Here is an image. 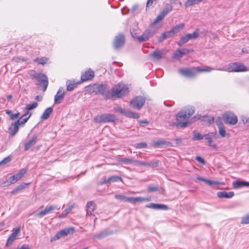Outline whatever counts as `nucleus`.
Returning <instances> with one entry per match:
<instances>
[{
    "mask_svg": "<svg viewBox=\"0 0 249 249\" xmlns=\"http://www.w3.org/2000/svg\"><path fill=\"white\" fill-rule=\"evenodd\" d=\"M195 112V107L193 106H188L182 110H180L176 115L177 123L175 125L178 128L186 127L188 124L200 119V115H196L190 121L183 122L185 119L189 118Z\"/></svg>",
    "mask_w": 249,
    "mask_h": 249,
    "instance_id": "f257e3e1",
    "label": "nucleus"
},
{
    "mask_svg": "<svg viewBox=\"0 0 249 249\" xmlns=\"http://www.w3.org/2000/svg\"><path fill=\"white\" fill-rule=\"evenodd\" d=\"M214 70V68H211L207 66L205 68L203 69L200 68L199 67L181 68L178 70V71L179 74L184 77L187 78H194L196 76L197 72H210L211 71Z\"/></svg>",
    "mask_w": 249,
    "mask_h": 249,
    "instance_id": "f03ea898",
    "label": "nucleus"
},
{
    "mask_svg": "<svg viewBox=\"0 0 249 249\" xmlns=\"http://www.w3.org/2000/svg\"><path fill=\"white\" fill-rule=\"evenodd\" d=\"M160 28V26H156L153 23H151L149 27L145 30L143 33L140 36H136V34H134L133 31H132L131 30H130V33L133 37H136L140 41L143 42L148 40L149 38L153 36Z\"/></svg>",
    "mask_w": 249,
    "mask_h": 249,
    "instance_id": "7ed1b4c3",
    "label": "nucleus"
},
{
    "mask_svg": "<svg viewBox=\"0 0 249 249\" xmlns=\"http://www.w3.org/2000/svg\"><path fill=\"white\" fill-rule=\"evenodd\" d=\"M128 89L127 85L120 83L112 88V96L118 98L122 97L128 92Z\"/></svg>",
    "mask_w": 249,
    "mask_h": 249,
    "instance_id": "20e7f679",
    "label": "nucleus"
},
{
    "mask_svg": "<svg viewBox=\"0 0 249 249\" xmlns=\"http://www.w3.org/2000/svg\"><path fill=\"white\" fill-rule=\"evenodd\" d=\"M108 89L107 86L104 84H93L86 87V90L89 93L104 94Z\"/></svg>",
    "mask_w": 249,
    "mask_h": 249,
    "instance_id": "39448f33",
    "label": "nucleus"
},
{
    "mask_svg": "<svg viewBox=\"0 0 249 249\" xmlns=\"http://www.w3.org/2000/svg\"><path fill=\"white\" fill-rule=\"evenodd\" d=\"M248 70L247 68L243 64L241 63H235L231 64L227 68H215L214 70L220 71H227L229 72H239L246 71Z\"/></svg>",
    "mask_w": 249,
    "mask_h": 249,
    "instance_id": "423d86ee",
    "label": "nucleus"
},
{
    "mask_svg": "<svg viewBox=\"0 0 249 249\" xmlns=\"http://www.w3.org/2000/svg\"><path fill=\"white\" fill-rule=\"evenodd\" d=\"M115 115L113 114H103L94 118L95 123L114 122L117 120Z\"/></svg>",
    "mask_w": 249,
    "mask_h": 249,
    "instance_id": "0eeeda50",
    "label": "nucleus"
},
{
    "mask_svg": "<svg viewBox=\"0 0 249 249\" xmlns=\"http://www.w3.org/2000/svg\"><path fill=\"white\" fill-rule=\"evenodd\" d=\"M35 78L37 81V85L43 88V91H45L48 86V80L47 76L42 73H37Z\"/></svg>",
    "mask_w": 249,
    "mask_h": 249,
    "instance_id": "6e6552de",
    "label": "nucleus"
},
{
    "mask_svg": "<svg viewBox=\"0 0 249 249\" xmlns=\"http://www.w3.org/2000/svg\"><path fill=\"white\" fill-rule=\"evenodd\" d=\"M199 30L198 29L196 30V31L192 34H187L185 36L181 37L180 40L178 42V45L179 46H181L182 45L187 43L190 39H195L199 36Z\"/></svg>",
    "mask_w": 249,
    "mask_h": 249,
    "instance_id": "1a4fd4ad",
    "label": "nucleus"
},
{
    "mask_svg": "<svg viewBox=\"0 0 249 249\" xmlns=\"http://www.w3.org/2000/svg\"><path fill=\"white\" fill-rule=\"evenodd\" d=\"M74 231L75 229L73 227H69L63 229L56 233L51 239V241L57 240L62 237L73 234Z\"/></svg>",
    "mask_w": 249,
    "mask_h": 249,
    "instance_id": "9d476101",
    "label": "nucleus"
},
{
    "mask_svg": "<svg viewBox=\"0 0 249 249\" xmlns=\"http://www.w3.org/2000/svg\"><path fill=\"white\" fill-rule=\"evenodd\" d=\"M145 98L142 96H138L133 99L130 102V106L135 109H140L145 103Z\"/></svg>",
    "mask_w": 249,
    "mask_h": 249,
    "instance_id": "9b49d317",
    "label": "nucleus"
},
{
    "mask_svg": "<svg viewBox=\"0 0 249 249\" xmlns=\"http://www.w3.org/2000/svg\"><path fill=\"white\" fill-rule=\"evenodd\" d=\"M223 119L230 124L234 125L237 124L238 119L237 116L231 112H227L223 115Z\"/></svg>",
    "mask_w": 249,
    "mask_h": 249,
    "instance_id": "f8f14e48",
    "label": "nucleus"
},
{
    "mask_svg": "<svg viewBox=\"0 0 249 249\" xmlns=\"http://www.w3.org/2000/svg\"><path fill=\"white\" fill-rule=\"evenodd\" d=\"M168 52V51L165 49L156 50L150 56L154 59L159 60L163 58Z\"/></svg>",
    "mask_w": 249,
    "mask_h": 249,
    "instance_id": "ddd939ff",
    "label": "nucleus"
},
{
    "mask_svg": "<svg viewBox=\"0 0 249 249\" xmlns=\"http://www.w3.org/2000/svg\"><path fill=\"white\" fill-rule=\"evenodd\" d=\"M124 36L123 35L120 34L116 36L113 42V46L116 49H119L124 44Z\"/></svg>",
    "mask_w": 249,
    "mask_h": 249,
    "instance_id": "4468645a",
    "label": "nucleus"
},
{
    "mask_svg": "<svg viewBox=\"0 0 249 249\" xmlns=\"http://www.w3.org/2000/svg\"><path fill=\"white\" fill-rule=\"evenodd\" d=\"M20 231V227H18L17 228L14 229L12 231V233L11 234L10 236L7 239L6 246H9L12 244L14 241H15L17 236L19 234Z\"/></svg>",
    "mask_w": 249,
    "mask_h": 249,
    "instance_id": "2eb2a0df",
    "label": "nucleus"
},
{
    "mask_svg": "<svg viewBox=\"0 0 249 249\" xmlns=\"http://www.w3.org/2000/svg\"><path fill=\"white\" fill-rule=\"evenodd\" d=\"M65 92L63 87H60L54 96V103L55 104H60L64 98Z\"/></svg>",
    "mask_w": 249,
    "mask_h": 249,
    "instance_id": "dca6fc26",
    "label": "nucleus"
},
{
    "mask_svg": "<svg viewBox=\"0 0 249 249\" xmlns=\"http://www.w3.org/2000/svg\"><path fill=\"white\" fill-rule=\"evenodd\" d=\"M94 76V72L89 69L85 73L82 74L81 76V80L82 82H84L88 80H91Z\"/></svg>",
    "mask_w": 249,
    "mask_h": 249,
    "instance_id": "f3484780",
    "label": "nucleus"
},
{
    "mask_svg": "<svg viewBox=\"0 0 249 249\" xmlns=\"http://www.w3.org/2000/svg\"><path fill=\"white\" fill-rule=\"evenodd\" d=\"M169 12L168 9H164L161 13H160L157 18L154 19L152 22L156 26H160L161 25L159 23V22L162 20L165 16Z\"/></svg>",
    "mask_w": 249,
    "mask_h": 249,
    "instance_id": "a211bd4d",
    "label": "nucleus"
},
{
    "mask_svg": "<svg viewBox=\"0 0 249 249\" xmlns=\"http://www.w3.org/2000/svg\"><path fill=\"white\" fill-rule=\"evenodd\" d=\"M190 51L187 49H178L174 54V58L179 60L182 56L190 53Z\"/></svg>",
    "mask_w": 249,
    "mask_h": 249,
    "instance_id": "6ab92c4d",
    "label": "nucleus"
},
{
    "mask_svg": "<svg viewBox=\"0 0 249 249\" xmlns=\"http://www.w3.org/2000/svg\"><path fill=\"white\" fill-rule=\"evenodd\" d=\"M37 141V137L36 135L32 137L31 140L27 141L24 145V150L27 151L33 145H34Z\"/></svg>",
    "mask_w": 249,
    "mask_h": 249,
    "instance_id": "aec40b11",
    "label": "nucleus"
},
{
    "mask_svg": "<svg viewBox=\"0 0 249 249\" xmlns=\"http://www.w3.org/2000/svg\"><path fill=\"white\" fill-rule=\"evenodd\" d=\"M19 127V126L15 122L12 123L8 128L10 136H15L18 132Z\"/></svg>",
    "mask_w": 249,
    "mask_h": 249,
    "instance_id": "412c9836",
    "label": "nucleus"
},
{
    "mask_svg": "<svg viewBox=\"0 0 249 249\" xmlns=\"http://www.w3.org/2000/svg\"><path fill=\"white\" fill-rule=\"evenodd\" d=\"M217 195L219 198H231L234 196V193L233 192H219L217 193Z\"/></svg>",
    "mask_w": 249,
    "mask_h": 249,
    "instance_id": "4be33fe9",
    "label": "nucleus"
},
{
    "mask_svg": "<svg viewBox=\"0 0 249 249\" xmlns=\"http://www.w3.org/2000/svg\"><path fill=\"white\" fill-rule=\"evenodd\" d=\"M112 232H108L107 231H103L99 233L94 235L93 239H101L106 237L108 235L112 234Z\"/></svg>",
    "mask_w": 249,
    "mask_h": 249,
    "instance_id": "5701e85b",
    "label": "nucleus"
},
{
    "mask_svg": "<svg viewBox=\"0 0 249 249\" xmlns=\"http://www.w3.org/2000/svg\"><path fill=\"white\" fill-rule=\"evenodd\" d=\"M80 83V82H75L74 81L68 80L66 82L67 90L69 91H72Z\"/></svg>",
    "mask_w": 249,
    "mask_h": 249,
    "instance_id": "b1692460",
    "label": "nucleus"
},
{
    "mask_svg": "<svg viewBox=\"0 0 249 249\" xmlns=\"http://www.w3.org/2000/svg\"><path fill=\"white\" fill-rule=\"evenodd\" d=\"M146 207L153 209H161V210H167V206L163 204H159L155 203H150L149 205H146Z\"/></svg>",
    "mask_w": 249,
    "mask_h": 249,
    "instance_id": "393cba45",
    "label": "nucleus"
},
{
    "mask_svg": "<svg viewBox=\"0 0 249 249\" xmlns=\"http://www.w3.org/2000/svg\"><path fill=\"white\" fill-rule=\"evenodd\" d=\"M232 185L234 189H238L245 186H249V183L244 181H235L233 182Z\"/></svg>",
    "mask_w": 249,
    "mask_h": 249,
    "instance_id": "a878e982",
    "label": "nucleus"
},
{
    "mask_svg": "<svg viewBox=\"0 0 249 249\" xmlns=\"http://www.w3.org/2000/svg\"><path fill=\"white\" fill-rule=\"evenodd\" d=\"M216 124L218 127L219 135L222 138L225 137L226 135V132L224 125L221 122H216Z\"/></svg>",
    "mask_w": 249,
    "mask_h": 249,
    "instance_id": "bb28decb",
    "label": "nucleus"
},
{
    "mask_svg": "<svg viewBox=\"0 0 249 249\" xmlns=\"http://www.w3.org/2000/svg\"><path fill=\"white\" fill-rule=\"evenodd\" d=\"M130 203H135L137 202H146L149 201L150 200V199L148 197H130Z\"/></svg>",
    "mask_w": 249,
    "mask_h": 249,
    "instance_id": "cd10ccee",
    "label": "nucleus"
},
{
    "mask_svg": "<svg viewBox=\"0 0 249 249\" xmlns=\"http://www.w3.org/2000/svg\"><path fill=\"white\" fill-rule=\"evenodd\" d=\"M171 36V31L164 32L159 37L158 41L159 43L163 42L165 39L169 38Z\"/></svg>",
    "mask_w": 249,
    "mask_h": 249,
    "instance_id": "c85d7f7f",
    "label": "nucleus"
},
{
    "mask_svg": "<svg viewBox=\"0 0 249 249\" xmlns=\"http://www.w3.org/2000/svg\"><path fill=\"white\" fill-rule=\"evenodd\" d=\"M185 27L184 23L178 24L172 28V34H177L182 30Z\"/></svg>",
    "mask_w": 249,
    "mask_h": 249,
    "instance_id": "c756f323",
    "label": "nucleus"
},
{
    "mask_svg": "<svg viewBox=\"0 0 249 249\" xmlns=\"http://www.w3.org/2000/svg\"><path fill=\"white\" fill-rule=\"evenodd\" d=\"M124 116L130 118L138 119L139 118V114L137 113L132 112L129 110H125Z\"/></svg>",
    "mask_w": 249,
    "mask_h": 249,
    "instance_id": "7c9ffc66",
    "label": "nucleus"
},
{
    "mask_svg": "<svg viewBox=\"0 0 249 249\" xmlns=\"http://www.w3.org/2000/svg\"><path fill=\"white\" fill-rule=\"evenodd\" d=\"M53 111V110L52 107H48L47 109H45V110L42 114L41 117V119L42 120L47 119L49 117L50 114L52 113Z\"/></svg>",
    "mask_w": 249,
    "mask_h": 249,
    "instance_id": "2f4dec72",
    "label": "nucleus"
},
{
    "mask_svg": "<svg viewBox=\"0 0 249 249\" xmlns=\"http://www.w3.org/2000/svg\"><path fill=\"white\" fill-rule=\"evenodd\" d=\"M96 207V205L94 201H89L86 205V211L89 212V211H91V212H93L95 210Z\"/></svg>",
    "mask_w": 249,
    "mask_h": 249,
    "instance_id": "473e14b6",
    "label": "nucleus"
},
{
    "mask_svg": "<svg viewBox=\"0 0 249 249\" xmlns=\"http://www.w3.org/2000/svg\"><path fill=\"white\" fill-rule=\"evenodd\" d=\"M75 204L73 203L72 205L69 206L67 209H65L64 211L62 212L61 214L59 216V218H64L66 217L69 213L71 212Z\"/></svg>",
    "mask_w": 249,
    "mask_h": 249,
    "instance_id": "72a5a7b5",
    "label": "nucleus"
},
{
    "mask_svg": "<svg viewBox=\"0 0 249 249\" xmlns=\"http://www.w3.org/2000/svg\"><path fill=\"white\" fill-rule=\"evenodd\" d=\"M202 181H203L205 183L208 184L209 186L224 184V183H223V182H220L217 181H213V180H209L207 179H205L204 178Z\"/></svg>",
    "mask_w": 249,
    "mask_h": 249,
    "instance_id": "f704fd0d",
    "label": "nucleus"
},
{
    "mask_svg": "<svg viewBox=\"0 0 249 249\" xmlns=\"http://www.w3.org/2000/svg\"><path fill=\"white\" fill-rule=\"evenodd\" d=\"M27 170L23 168L19 170V172L16 175H14V177H16V180H18L21 179L23 176L26 173Z\"/></svg>",
    "mask_w": 249,
    "mask_h": 249,
    "instance_id": "c9c22d12",
    "label": "nucleus"
},
{
    "mask_svg": "<svg viewBox=\"0 0 249 249\" xmlns=\"http://www.w3.org/2000/svg\"><path fill=\"white\" fill-rule=\"evenodd\" d=\"M115 198L120 201L130 202V197H126L124 195H116L115 196Z\"/></svg>",
    "mask_w": 249,
    "mask_h": 249,
    "instance_id": "e433bc0d",
    "label": "nucleus"
},
{
    "mask_svg": "<svg viewBox=\"0 0 249 249\" xmlns=\"http://www.w3.org/2000/svg\"><path fill=\"white\" fill-rule=\"evenodd\" d=\"M204 139V135L201 134L196 131L193 132V137L192 140L193 141H199Z\"/></svg>",
    "mask_w": 249,
    "mask_h": 249,
    "instance_id": "4c0bfd02",
    "label": "nucleus"
},
{
    "mask_svg": "<svg viewBox=\"0 0 249 249\" xmlns=\"http://www.w3.org/2000/svg\"><path fill=\"white\" fill-rule=\"evenodd\" d=\"M30 118V116L26 118H22L20 117L18 119L15 123L19 126H23L24 124L27 122L28 119Z\"/></svg>",
    "mask_w": 249,
    "mask_h": 249,
    "instance_id": "58836bf2",
    "label": "nucleus"
},
{
    "mask_svg": "<svg viewBox=\"0 0 249 249\" xmlns=\"http://www.w3.org/2000/svg\"><path fill=\"white\" fill-rule=\"evenodd\" d=\"M119 161L125 164H134V159L133 158H123L121 159Z\"/></svg>",
    "mask_w": 249,
    "mask_h": 249,
    "instance_id": "ea45409f",
    "label": "nucleus"
},
{
    "mask_svg": "<svg viewBox=\"0 0 249 249\" xmlns=\"http://www.w3.org/2000/svg\"><path fill=\"white\" fill-rule=\"evenodd\" d=\"M167 143V142L164 140H159L153 142L152 145L155 147H159L160 146L166 144Z\"/></svg>",
    "mask_w": 249,
    "mask_h": 249,
    "instance_id": "a19ab883",
    "label": "nucleus"
},
{
    "mask_svg": "<svg viewBox=\"0 0 249 249\" xmlns=\"http://www.w3.org/2000/svg\"><path fill=\"white\" fill-rule=\"evenodd\" d=\"M199 2V0H188L185 2L184 5L185 7H189L194 4H197Z\"/></svg>",
    "mask_w": 249,
    "mask_h": 249,
    "instance_id": "79ce46f5",
    "label": "nucleus"
},
{
    "mask_svg": "<svg viewBox=\"0 0 249 249\" xmlns=\"http://www.w3.org/2000/svg\"><path fill=\"white\" fill-rule=\"evenodd\" d=\"M181 7V3L178 0H172V9H178Z\"/></svg>",
    "mask_w": 249,
    "mask_h": 249,
    "instance_id": "37998d69",
    "label": "nucleus"
},
{
    "mask_svg": "<svg viewBox=\"0 0 249 249\" xmlns=\"http://www.w3.org/2000/svg\"><path fill=\"white\" fill-rule=\"evenodd\" d=\"M49 60V59L46 57H42L40 58H36L35 60V61L38 63L39 64H45Z\"/></svg>",
    "mask_w": 249,
    "mask_h": 249,
    "instance_id": "c03bdc74",
    "label": "nucleus"
},
{
    "mask_svg": "<svg viewBox=\"0 0 249 249\" xmlns=\"http://www.w3.org/2000/svg\"><path fill=\"white\" fill-rule=\"evenodd\" d=\"M38 106L37 103H34L33 104H28L26 106V109L29 112V110H32L36 108Z\"/></svg>",
    "mask_w": 249,
    "mask_h": 249,
    "instance_id": "a18cd8bd",
    "label": "nucleus"
},
{
    "mask_svg": "<svg viewBox=\"0 0 249 249\" xmlns=\"http://www.w3.org/2000/svg\"><path fill=\"white\" fill-rule=\"evenodd\" d=\"M109 179V183L110 182H118L119 181H122V179L121 177H119L118 176H112L108 178Z\"/></svg>",
    "mask_w": 249,
    "mask_h": 249,
    "instance_id": "49530a36",
    "label": "nucleus"
},
{
    "mask_svg": "<svg viewBox=\"0 0 249 249\" xmlns=\"http://www.w3.org/2000/svg\"><path fill=\"white\" fill-rule=\"evenodd\" d=\"M45 209L47 211V213H51L52 211L55 210V209H57V210H59V208H57V207L56 206H55V205H50V206H47L46 208H45Z\"/></svg>",
    "mask_w": 249,
    "mask_h": 249,
    "instance_id": "de8ad7c7",
    "label": "nucleus"
},
{
    "mask_svg": "<svg viewBox=\"0 0 249 249\" xmlns=\"http://www.w3.org/2000/svg\"><path fill=\"white\" fill-rule=\"evenodd\" d=\"M114 110L116 112H118L121 114L124 115L126 109L125 108H122L121 107H116L114 108Z\"/></svg>",
    "mask_w": 249,
    "mask_h": 249,
    "instance_id": "09e8293b",
    "label": "nucleus"
},
{
    "mask_svg": "<svg viewBox=\"0 0 249 249\" xmlns=\"http://www.w3.org/2000/svg\"><path fill=\"white\" fill-rule=\"evenodd\" d=\"M134 164H135V165L136 166L142 165V166H146L147 165H148L147 162H145V161H139V160H134Z\"/></svg>",
    "mask_w": 249,
    "mask_h": 249,
    "instance_id": "8fccbe9b",
    "label": "nucleus"
},
{
    "mask_svg": "<svg viewBox=\"0 0 249 249\" xmlns=\"http://www.w3.org/2000/svg\"><path fill=\"white\" fill-rule=\"evenodd\" d=\"M241 223L242 224H249V214L246 215L242 217Z\"/></svg>",
    "mask_w": 249,
    "mask_h": 249,
    "instance_id": "3c124183",
    "label": "nucleus"
},
{
    "mask_svg": "<svg viewBox=\"0 0 249 249\" xmlns=\"http://www.w3.org/2000/svg\"><path fill=\"white\" fill-rule=\"evenodd\" d=\"M157 0H148L146 4V9L149 7H153V5L156 3Z\"/></svg>",
    "mask_w": 249,
    "mask_h": 249,
    "instance_id": "603ef678",
    "label": "nucleus"
},
{
    "mask_svg": "<svg viewBox=\"0 0 249 249\" xmlns=\"http://www.w3.org/2000/svg\"><path fill=\"white\" fill-rule=\"evenodd\" d=\"M13 177H14V175L13 176L10 177L9 179L7 181H5V182H4L3 184L8 183V184L9 185V184L14 183L15 182L17 181L18 180H16V177H14V178H13Z\"/></svg>",
    "mask_w": 249,
    "mask_h": 249,
    "instance_id": "864d4df0",
    "label": "nucleus"
},
{
    "mask_svg": "<svg viewBox=\"0 0 249 249\" xmlns=\"http://www.w3.org/2000/svg\"><path fill=\"white\" fill-rule=\"evenodd\" d=\"M147 147V143L145 142H142L136 144L135 147L137 148H145Z\"/></svg>",
    "mask_w": 249,
    "mask_h": 249,
    "instance_id": "5fc2aeb1",
    "label": "nucleus"
},
{
    "mask_svg": "<svg viewBox=\"0 0 249 249\" xmlns=\"http://www.w3.org/2000/svg\"><path fill=\"white\" fill-rule=\"evenodd\" d=\"M215 133H209L207 134L204 135V138L206 140H207L208 141L211 139L213 136H214L215 135Z\"/></svg>",
    "mask_w": 249,
    "mask_h": 249,
    "instance_id": "6e6d98bb",
    "label": "nucleus"
},
{
    "mask_svg": "<svg viewBox=\"0 0 249 249\" xmlns=\"http://www.w3.org/2000/svg\"><path fill=\"white\" fill-rule=\"evenodd\" d=\"M148 191L153 192L159 191V188L156 186H149L147 188Z\"/></svg>",
    "mask_w": 249,
    "mask_h": 249,
    "instance_id": "4d7b16f0",
    "label": "nucleus"
},
{
    "mask_svg": "<svg viewBox=\"0 0 249 249\" xmlns=\"http://www.w3.org/2000/svg\"><path fill=\"white\" fill-rule=\"evenodd\" d=\"M204 120L205 121H207V124H210L213 122L214 118L213 117L208 116V117H205V119Z\"/></svg>",
    "mask_w": 249,
    "mask_h": 249,
    "instance_id": "13d9d810",
    "label": "nucleus"
},
{
    "mask_svg": "<svg viewBox=\"0 0 249 249\" xmlns=\"http://www.w3.org/2000/svg\"><path fill=\"white\" fill-rule=\"evenodd\" d=\"M20 115V113L19 112L17 113L16 114H11L10 119L12 120H14L18 118Z\"/></svg>",
    "mask_w": 249,
    "mask_h": 249,
    "instance_id": "bf43d9fd",
    "label": "nucleus"
},
{
    "mask_svg": "<svg viewBox=\"0 0 249 249\" xmlns=\"http://www.w3.org/2000/svg\"><path fill=\"white\" fill-rule=\"evenodd\" d=\"M47 214H48V213H47V211H46V209H45L44 210L40 211L39 213H37L36 215V216L42 217Z\"/></svg>",
    "mask_w": 249,
    "mask_h": 249,
    "instance_id": "052dcab7",
    "label": "nucleus"
},
{
    "mask_svg": "<svg viewBox=\"0 0 249 249\" xmlns=\"http://www.w3.org/2000/svg\"><path fill=\"white\" fill-rule=\"evenodd\" d=\"M11 160V158L10 157L5 158L2 160H1L0 162V165L4 164L10 162Z\"/></svg>",
    "mask_w": 249,
    "mask_h": 249,
    "instance_id": "680f3d73",
    "label": "nucleus"
},
{
    "mask_svg": "<svg viewBox=\"0 0 249 249\" xmlns=\"http://www.w3.org/2000/svg\"><path fill=\"white\" fill-rule=\"evenodd\" d=\"M12 60L17 63H19L21 61H25V60L24 58H21L20 57H15L12 59Z\"/></svg>",
    "mask_w": 249,
    "mask_h": 249,
    "instance_id": "e2e57ef3",
    "label": "nucleus"
},
{
    "mask_svg": "<svg viewBox=\"0 0 249 249\" xmlns=\"http://www.w3.org/2000/svg\"><path fill=\"white\" fill-rule=\"evenodd\" d=\"M107 183H109L108 178L107 179L104 178L103 179V180L102 181H101L99 183V184L100 185H104V184H107Z\"/></svg>",
    "mask_w": 249,
    "mask_h": 249,
    "instance_id": "0e129e2a",
    "label": "nucleus"
},
{
    "mask_svg": "<svg viewBox=\"0 0 249 249\" xmlns=\"http://www.w3.org/2000/svg\"><path fill=\"white\" fill-rule=\"evenodd\" d=\"M196 160L197 161L199 162L200 163H202L203 164H205V160H204V159L203 158H202L200 157H199V156L196 157Z\"/></svg>",
    "mask_w": 249,
    "mask_h": 249,
    "instance_id": "69168bd1",
    "label": "nucleus"
},
{
    "mask_svg": "<svg viewBox=\"0 0 249 249\" xmlns=\"http://www.w3.org/2000/svg\"><path fill=\"white\" fill-rule=\"evenodd\" d=\"M148 165H147L146 166H150L152 167H155L157 166V162H148Z\"/></svg>",
    "mask_w": 249,
    "mask_h": 249,
    "instance_id": "338daca9",
    "label": "nucleus"
},
{
    "mask_svg": "<svg viewBox=\"0 0 249 249\" xmlns=\"http://www.w3.org/2000/svg\"><path fill=\"white\" fill-rule=\"evenodd\" d=\"M17 249H30L29 247L26 245H23L21 247H18Z\"/></svg>",
    "mask_w": 249,
    "mask_h": 249,
    "instance_id": "774afa93",
    "label": "nucleus"
}]
</instances>
